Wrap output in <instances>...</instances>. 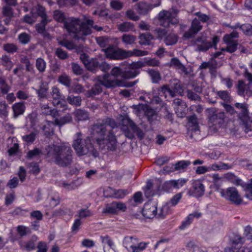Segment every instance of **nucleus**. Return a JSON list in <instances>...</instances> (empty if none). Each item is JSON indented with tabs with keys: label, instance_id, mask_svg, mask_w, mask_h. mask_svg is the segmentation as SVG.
I'll list each match as a JSON object with an SVG mask.
<instances>
[{
	"label": "nucleus",
	"instance_id": "e2e57ef3",
	"mask_svg": "<svg viewBox=\"0 0 252 252\" xmlns=\"http://www.w3.org/2000/svg\"><path fill=\"white\" fill-rule=\"evenodd\" d=\"M55 54L59 58L62 60L65 59L68 57L67 53L61 48H57Z\"/></svg>",
	"mask_w": 252,
	"mask_h": 252
},
{
	"label": "nucleus",
	"instance_id": "f704fd0d",
	"mask_svg": "<svg viewBox=\"0 0 252 252\" xmlns=\"http://www.w3.org/2000/svg\"><path fill=\"white\" fill-rule=\"evenodd\" d=\"M39 99L47 98L48 87L46 85H42L38 90H36Z\"/></svg>",
	"mask_w": 252,
	"mask_h": 252
},
{
	"label": "nucleus",
	"instance_id": "a878e982",
	"mask_svg": "<svg viewBox=\"0 0 252 252\" xmlns=\"http://www.w3.org/2000/svg\"><path fill=\"white\" fill-rule=\"evenodd\" d=\"M42 113L46 115H51L56 118L58 115V112L56 109H52L48 104H43L41 106Z\"/></svg>",
	"mask_w": 252,
	"mask_h": 252
},
{
	"label": "nucleus",
	"instance_id": "a18cd8bd",
	"mask_svg": "<svg viewBox=\"0 0 252 252\" xmlns=\"http://www.w3.org/2000/svg\"><path fill=\"white\" fill-rule=\"evenodd\" d=\"M149 243L141 242L137 245H134L133 246H130V249L132 252H140L146 249Z\"/></svg>",
	"mask_w": 252,
	"mask_h": 252
},
{
	"label": "nucleus",
	"instance_id": "20e7f679",
	"mask_svg": "<svg viewBox=\"0 0 252 252\" xmlns=\"http://www.w3.org/2000/svg\"><path fill=\"white\" fill-rule=\"evenodd\" d=\"M47 157L54 159L55 162L61 166H67L72 161V151L65 145H52L46 148Z\"/></svg>",
	"mask_w": 252,
	"mask_h": 252
},
{
	"label": "nucleus",
	"instance_id": "0eeeda50",
	"mask_svg": "<svg viewBox=\"0 0 252 252\" xmlns=\"http://www.w3.org/2000/svg\"><path fill=\"white\" fill-rule=\"evenodd\" d=\"M223 178L234 185L242 187L246 192V197L250 200H252V179L250 183H245L241 179L232 172L224 174Z\"/></svg>",
	"mask_w": 252,
	"mask_h": 252
},
{
	"label": "nucleus",
	"instance_id": "b1692460",
	"mask_svg": "<svg viewBox=\"0 0 252 252\" xmlns=\"http://www.w3.org/2000/svg\"><path fill=\"white\" fill-rule=\"evenodd\" d=\"M84 65L87 69L92 71H94L96 68H98L106 72L110 69L109 64H84Z\"/></svg>",
	"mask_w": 252,
	"mask_h": 252
},
{
	"label": "nucleus",
	"instance_id": "13d9d810",
	"mask_svg": "<svg viewBox=\"0 0 252 252\" xmlns=\"http://www.w3.org/2000/svg\"><path fill=\"white\" fill-rule=\"evenodd\" d=\"M18 39L21 43L25 44L30 41V36L28 34L23 32L19 35Z\"/></svg>",
	"mask_w": 252,
	"mask_h": 252
},
{
	"label": "nucleus",
	"instance_id": "f8f14e48",
	"mask_svg": "<svg viewBox=\"0 0 252 252\" xmlns=\"http://www.w3.org/2000/svg\"><path fill=\"white\" fill-rule=\"evenodd\" d=\"M239 37V33L236 31H233L229 34H225L223 37L224 42L227 45L225 48H222V51H226L232 53L234 52L237 48L238 42L235 40Z\"/></svg>",
	"mask_w": 252,
	"mask_h": 252
},
{
	"label": "nucleus",
	"instance_id": "603ef678",
	"mask_svg": "<svg viewBox=\"0 0 252 252\" xmlns=\"http://www.w3.org/2000/svg\"><path fill=\"white\" fill-rule=\"evenodd\" d=\"M134 241H137V239L132 237H126L124 241V245L127 249H130V246H134Z\"/></svg>",
	"mask_w": 252,
	"mask_h": 252
},
{
	"label": "nucleus",
	"instance_id": "c9c22d12",
	"mask_svg": "<svg viewBox=\"0 0 252 252\" xmlns=\"http://www.w3.org/2000/svg\"><path fill=\"white\" fill-rule=\"evenodd\" d=\"M190 164V162L188 160H181L178 161L174 165L175 170H184Z\"/></svg>",
	"mask_w": 252,
	"mask_h": 252
},
{
	"label": "nucleus",
	"instance_id": "0e129e2a",
	"mask_svg": "<svg viewBox=\"0 0 252 252\" xmlns=\"http://www.w3.org/2000/svg\"><path fill=\"white\" fill-rule=\"evenodd\" d=\"M126 17L130 20L136 21L139 19V17L132 10H128L126 12Z\"/></svg>",
	"mask_w": 252,
	"mask_h": 252
},
{
	"label": "nucleus",
	"instance_id": "a19ab883",
	"mask_svg": "<svg viewBox=\"0 0 252 252\" xmlns=\"http://www.w3.org/2000/svg\"><path fill=\"white\" fill-rule=\"evenodd\" d=\"M48 23L47 18L42 19L41 22L36 26V29L37 32L39 33H44L45 30V26Z\"/></svg>",
	"mask_w": 252,
	"mask_h": 252
},
{
	"label": "nucleus",
	"instance_id": "aec40b11",
	"mask_svg": "<svg viewBox=\"0 0 252 252\" xmlns=\"http://www.w3.org/2000/svg\"><path fill=\"white\" fill-rule=\"evenodd\" d=\"M201 216V214L197 212H194L189 214L186 218L185 220L182 222L181 225L180 226V228L181 229H185L191 223L194 218L198 219Z\"/></svg>",
	"mask_w": 252,
	"mask_h": 252
},
{
	"label": "nucleus",
	"instance_id": "4be33fe9",
	"mask_svg": "<svg viewBox=\"0 0 252 252\" xmlns=\"http://www.w3.org/2000/svg\"><path fill=\"white\" fill-rule=\"evenodd\" d=\"M14 117H17L24 114L26 106L24 102H16L12 107Z\"/></svg>",
	"mask_w": 252,
	"mask_h": 252
},
{
	"label": "nucleus",
	"instance_id": "ea45409f",
	"mask_svg": "<svg viewBox=\"0 0 252 252\" xmlns=\"http://www.w3.org/2000/svg\"><path fill=\"white\" fill-rule=\"evenodd\" d=\"M59 44L69 50H71L76 48V46L72 41H68L67 40H59Z\"/></svg>",
	"mask_w": 252,
	"mask_h": 252
},
{
	"label": "nucleus",
	"instance_id": "423d86ee",
	"mask_svg": "<svg viewBox=\"0 0 252 252\" xmlns=\"http://www.w3.org/2000/svg\"><path fill=\"white\" fill-rule=\"evenodd\" d=\"M235 106L241 110V112L238 114V119L240 123L243 126L244 130L246 133H248L252 131V113L249 114L248 107L247 104L245 103H236Z\"/></svg>",
	"mask_w": 252,
	"mask_h": 252
},
{
	"label": "nucleus",
	"instance_id": "f257e3e1",
	"mask_svg": "<svg viewBox=\"0 0 252 252\" xmlns=\"http://www.w3.org/2000/svg\"><path fill=\"white\" fill-rule=\"evenodd\" d=\"M116 126L115 121L109 118L99 120L92 127V136L85 139L81 138V132L76 133L77 137L73 144V147L78 156L88 155L94 158L99 156V153L92 145L91 141H95L96 144L102 149L114 151L117 146V140L112 131Z\"/></svg>",
	"mask_w": 252,
	"mask_h": 252
},
{
	"label": "nucleus",
	"instance_id": "1a4fd4ad",
	"mask_svg": "<svg viewBox=\"0 0 252 252\" xmlns=\"http://www.w3.org/2000/svg\"><path fill=\"white\" fill-rule=\"evenodd\" d=\"M219 192L221 197L235 204L239 205L242 202L241 197L235 187H229L225 189H221L219 190Z\"/></svg>",
	"mask_w": 252,
	"mask_h": 252
},
{
	"label": "nucleus",
	"instance_id": "bf43d9fd",
	"mask_svg": "<svg viewBox=\"0 0 252 252\" xmlns=\"http://www.w3.org/2000/svg\"><path fill=\"white\" fill-rule=\"evenodd\" d=\"M162 189L166 192H170L173 189H174L172 180H169L164 182L162 185Z\"/></svg>",
	"mask_w": 252,
	"mask_h": 252
},
{
	"label": "nucleus",
	"instance_id": "49530a36",
	"mask_svg": "<svg viewBox=\"0 0 252 252\" xmlns=\"http://www.w3.org/2000/svg\"><path fill=\"white\" fill-rule=\"evenodd\" d=\"M169 206L166 204L163 205L158 213L157 212V217L158 218L163 219L164 218L168 213L170 212Z\"/></svg>",
	"mask_w": 252,
	"mask_h": 252
},
{
	"label": "nucleus",
	"instance_id": "2eb2a0df",
	"mask_svg": "<svg viewBox=\"0 0 252 252\" xmlns=\"http://www.w3.org/2000/svg\"><path fill=\"white\" fill-rule=\"evenodd\" d=\"M142 214L147 219H153L157 216V206L156 203L148 202L144 204Z\"/></svg>",
	"mask_w": 252,
	"mask_h": 252
},
{
	"label": "nucleus",
	"instance_id": "6e6d98bb",
	"mask_svg": "<svg viewBox=\"0 0 252 252\" xmlns=\"http://www.w3.org/2000/svg\"><path fill=\"white\" fill-rule=\"evenodd\" d=\"M4 49L8 53H13L17 52L18 48L17 46L14 44H6L4 45Z\"/></svg>",
	"mask_w": 252,
	"mask_h": 252
},
{
	"label": "nucleus",
	"instance_id": "a211bd4d",
	"mask_svg": "<svg viewBox=\"0 0 252 252\" xmlns=\"http://www.w3.org/2000/svg\"><path fill=\"white\" fill-rule=\"evenodd\" d=\"M173 105L175 109V112L179 117L182 118L185 115V112L184 111H180V108H186L187 106L186 103L179 98H175L173 102Z\"/></svg>",
	"mask_w": 252,
	"mask_h": 252
},
{
	"label": "nucleus",
	"instance_id": "ddd939ff",
	"mask_svg": "<svg viewBox=\"0 0 252 252\" xmlns=\"http://www.w3.org/2000/svg\"><path fill=\"white\" fill-rule=\"evenodd\" d=\"M158 18L160 25L164 27H168L170 25H175L178 23V20L168 11H160L158 14Z\"/></svg>",
	"mask_w": 252,
	"mask_h": 252
},
{
	"label": "nucleus",
	"instance_id": "9d476101",
	"mask_svg": "<svg viewBox=\"0 0 252 252\" xmlns=\"http://www.w3.org/2000/svg\"><path fill=\"white\" fill-rule=\"evenodd\" d=\"M126 209L127 206L125 203L121 201H113L105 205L102 213L107 215H115L120 212H126Z\"/></svg>",
	"mask_w": 252,
	"mask_h": 252
},
{
	"label": "nucleus",
	"instance_id": "c756f323",
	"mask_svg": "<svg viewBox=\"0 0 252 252\" xmlns=\"http://www.w3.org/2000/svg\"><path fill=\"white\" fill-rule=\"evenodd\" d=\"M187 119L189 125L193 127L192 129L195 131L198 130L199 129V126L196 116L193 114L188 117Z\"/></svg>",
	"mask_w": 252,
	"mask_h": 252
},
{
	"label": "nucleus",
	"instance_id": "69168bd1",
	"mask_svg": "<svg viewBox=\"0 0 252 252\" xmlns=\"http://www.w3.org/2000/svg\"><path fill=\"white\" fill-rule=\"evenodd\" d=\"M52 95L54 99H59L61 97V93L59 88L54 86L52 89Z\"/></svg>",
	"mask_w": 252,
	"mask_h": 252
},
{
	"label": "nucleus",
	"instance_id": "72a5a7b5",
	"mask_svg": "<svg viewBox=\"0 0 252 252\" xmlns=\"http://www.w3.org/2000/svg\"><path fill=\"white\" fill-rule=\"evenodd\" d=\"M10 90V86L6 82L5 78L0 77V91L3 94H6Z\"/></svg>",
	"mask_w": 252,
	"mask_h": 252
},
{
	"label": "nucleus",
	"instance_id": "e433bc0d",
	"mask_svg": "<svg viewBox=\"0 0 252 252\" xmlns=\"http://www.w3.org/2000/svg\"><path fill=\"white\" fill-rule=\"evenodd\" d=\"M58 81L59 83L67 87L68 89L71 84L70 78L68 76L65 74H63L59 77Z\"/></svg>",
	"mask_w": 252,
	"mask_h": 252
},
{
	"label": "nucleus",
	"instance_id": "c85d7f7f",
	"mask_svg": "<svg viewBox=\"0 0 252 252\" xmlns=\"http://www.w3.org/2000/svg\"><path fill=\"white\" fill-rule=\"evenodd\" d=\"M37 134V131H34L31 132L29 134L22 136V138L27 144H31L35 141Z\"/></svg>",
	"mask_w": 252,
	"mask_h": 252
},
{
	"label": "nucleus",
	"instance_id": "79ce46f5",
	"mask_svg": "<svg viewBox=\"0 0 252 252\" xmlns=\"http://www.w3.org/2000/svg\"><path fill=\"white\" fill-rule=\"evenodd\" d=\"M68 91L70 93H80L83 91V87L78 83H73L70 85V86L68 89Z\"/></svg>",
	"mask_w": 252,
	"mask_h": 252
},
{
	"label": "nucleus",
	"instance_id": "3c124183",
	"mask_svg": "<svg viewBox=\"0 0 252 252\" xmlns=\"http://www.w3.org/2000/svg\"><path fill=\"white\" fill-rule=\"evenodd\" d=\"M240 29L244 33L248 36H252V26L249 24H243L240 27Z\"/></svg>",
	"mask_w": 252,
	"mask_h": 252
},
{
	"label": "nucleus",
	"instance_id": "473e14b6",
	"mask_svg": "<svg viewBox=\"0 0 252 252\" xmlns=\"http://www.w3.org/2000/svg\"><path fill=\"white\" fill-rule=\"evenodd\" d=\"M67 101L71 105L80 106L81 104L82 99L79 96L69 95L67 98Z\"/></svg>",
	"mask_w": 252,
	"mask_h": 252
},
{
	"label": "nucleus",
	"instance_id": "680f3d73",
	"mask_svg": "<svg viewBox=\"0 0 252 252\" xmlns=\"http://www.w3.org/2000/svg\"><path fill=\"white\" fill-rule=\"evenodd\" d=\"M60 198L58 195L52 197L50 199L49 206L54 208L59 205L60 203Z\"/></svg>",
	"mask_w": 252,
	"mask_h": 252
},
{
	"label": "nucleus",
	"instance_id": "f03ea898",
	"mask_svg": "<svg viewBox=\"0 0 252 252\" xmlns=\"http://www.w3.org/2000/svg\"><path fill=\"white\" fill-rule=\"evenodd\" d=\"M144 64H124L121 67L113 68L111 74L98 76V81L100 84L107 88L125 86L123 80L136 77L139 74L138 69L144 66Z\"/></svg>",
	"mask_w": 252,
	"mask_h": 252
},
{
	"label": "nucleus",
	"instance_id": "7ed1b4c3",
	"mask_svg": "<svg viewBox=\"0 0 252 252\" xmlns=\"http://www.w3.org/2000/svg\"><path fill=\"white\" fill-rule=\"evenodd\" d=\"M53 17L58 22L63 23L69 34L76 39L91 34V29L94 24V20L89 19L86 15L83 16V22H81L79 18L73 17L66 19L64 13L59 10L54 11Z\"/></svg>",
	"mask_w": 252,
	"mask_h": 252
},
{
	"label": "nucleus",
	"instance_id": "cd10ccee",
	"mask_svg": "<svg viewBox=\"0 0 252 252\" xmlns=\"http://www.w3.org/2000/svg\"><path fill=\"white\" fill-rule=\"evenodd\" d=\"M112 197L116 199H123L126 195L129 194V191L127 189H113Z\"/></svg>",
	"mask_w": 252,
	"mask_h": 252
},
{
	"label": "nucleus",
	"instance_id": "39448f33",
	"mask_svg": "<svg viewBox=\"0 0 252 252\" xmlns=\"http://www.w3.org/2000/svg\"><path fill=\"white\" fill-rule=\"evenodd\" d=\"M102 51L105 53L107 58L111 60H124L133 56H143L147 55V51L134 49L132 51H126L111 45Z\"/></svg>",
	"mask_w": 252,
	"mask_h": 252
},
{
	"label": "nucleus",
	"instance_id": "338daca9",
	"mask_svg": "<svg viewBox=\"0 0 252 252\" xmlns=\"http://www.w3.org/2000/svg\"><path fill=\"white\" fill-rule=\"evenodd\" d=\"M19 180L17 177H14L10 179L7 183V186L10 189H14L17 187L18 185Z\"/></svg>",
	"mask_w": 252,
	"mask_h": 252
},
{
	"label": "nucleus",
	"instance_id": "09e8293b",
	"mask_svg": "<svg viewBox=\"0 0 252 252\" xmlns=\"http://www.w3.org/2000/svg\"><path fill=\"white\" fill-rule=\"evenodd\" d=\"M2 14L4 17H13L14 12L11 6L5 5L2 7Z\"/></svg>",
	"mask_w": 252,
	"mask_h": 252
},
{
	"label": "nucleus",
	"instance_id": "de8ad7c7",
	"mask_svg": "<svg viewBox=\"0 0 252 252\" xmlns=\"http://www.w3.org/2000/svg\"><path fill=\"white\" fill-rule=\"evenodd\" d=\"M148 73L151 76L153 83H158L160 80V76L158 71L153 69H149Z\"/></svg>",
	"mask_w": 252,
	"mask_h": 252
},
{
	"label": "nucleus",
	"instance_id": "5fc2aeb1",
	"mask_svg": "<svg viewBox=\"0 0 252 252\" xmlns=\"http://www.w3.org/2000/svg\"><path fill=\"white\" fill-rule=\"evenodd\" d=\"M172 182L174 189H179L185 185L187 180L182 178L178 180H172Z\"/></svg>",
	"mask_w": 252,
	"mask_h": 252
},
{
	"label": "nucleus",
	"instance_id": "4468645a",
	"mask_svg": "<svg viewBox=\"0 0 252 252\" xmlns=\"http://www.w3.org/2000/svg\"><path fill=\"white\" fill-rule=\"evenodd\" d=\"M238 94L245 97L252 95V83L246 84L243 80H239L237 86Z\"/></svg>",
	"mask_w": 252,
	"mask_h": 252
},
{
	"label": "nucleus",
	"instance_id": "052dcab7",
	"mask_svg": "<svg viewBox=\"0 0 252 252\" xmlns=\"http://www.w3.org/2000/svg\"><path fill=\"white\" fill-rule=\"evenodd\" d=\"M68 212V210L66 208L63 207L54 211L53 215L54 217L63 216L65 215Z\"/></svg>",
	"mask_w": 252,
	"mask_h": 252
},
{
	"label": "nucleus",
	"instance_id": "f3484780",
	"mask_svg": "<svg viewBox=\"0 0 252 252\" xmlns=\"http://www.w3.org/2000/svg\"><path fill=\"white\" fill-rule=\"evenodd\" d=\"M192 192L196 197H200L204 193V186L199 180H194L192 182Z\"/></svg>",
	"mask_w": 252,
	"mask_h": 252
},
{
	"label": "nucleus",
	"instance_id": "58836bf2",
	"mask_svg": "<svg viewBox=\"0 0 252 252\" xmlns=\"http://www.w3.org/2000/svg\"><path fill=\"white\" fill-rule=\"evenodd\" d=\"M136 37L135 36L130 34H125L122 36V40L126 44L131 45L135 43Z\"/></svg>",
	"mask_w": 252,
	"mask_h": 252
},
{
	"label": "nucleus",
	"instance_id": "412c9836",
	"mask_svg": "<svg viewBox=\"0 0 252 252\" xmlns=\"http://www.w3.org/2000/svg\"><path fill=\"white\" fill-rule=\"evenodd\" d=\"M74 119L76 121H84L89 119V115L87 111L81 109H77L73 113Z\"/></svg>",
	"mask_w": 252,
	"mask_h": 252
},
{
	"label": "nucleus",
	"instance_id": "4c0bfd02",
	"mask_svg": "<svg viewBox=\"0 0 252 252\" xmlns=\"http://www.w3.org/2000/svg\"><path fill=\"white\" fill-rule=\"evenodd\" d=\"M100 239L104 248L106 245L111 249H113V247H114V243L113 241L108 235L101 236Z\"/></svg>",
	"mask_w": 252,
	"mask_h": 252
},
{
	"label": "nucleus",
	"instance_id": "864d4df0",
	"mask_svg": "<svg viewBox=\"0 0 252 252\" xmlns=\"http://www.w3.org/2000/svg\"><path fill=\"white\" fill-rule=\"evenodd\" d=\"M78 217L79 219H84L92 216L93 214L90 210L87 209H82L78 212Z\"/></svg>",
	"mask_w": 252,
	"mask_h": 252
},
{
	"label": "nucleus",
	"instance_id": "bb28decb",
	"mask_svg": "<svg viewBox=\"0 0 252 252\" xmlns=\"http://www.w3.org/2000/svg\"><path fill=\"white\" fill-rule=\"evenodd\" d=\"M118 30L122 32H128L132 31L134 29V26L133 23L128 22H125L118 25Z\"/></svg>",
	"mask_w": 252,
	"mask_h": 252
},
{
	"label": "nucleus",
	"instance_id": "6ab92c4d",
	"mask_svg": "<svg viewBox=\"0 0 252 252\" xmlns=\"http://www.w3.org/2000/svg\"><path fill=\"white\" fill-rule=\"evenodd\" d=\"M195 44L197 46V50L199 51H206L212 47L210 41L201 38H198L196 40Z\"/></svg>",
	"mask_w": 252,
	"mask_h": 252
},
{
	"label": "nucleus",
	"instance_id": "6e6552de",
	"mask_svg": "<svg viewBox=\"0 0 252 252\" xmlns=\"http://www.w3.org/2000/svg\"><path fill=\"white\" fill-rule=\"evenodd\" d=\"M207 111L209 125L215 126V128L220 127L224 123L225 113L215 107L208 108Z\"/></svg>",
	"mask_w": 252,
	"mask_h": 252
},
{
	"label": "nucleus",
	"instance_id": "c03bdc74",
	"mask_svg": "<svg viewBox=\"0 0 252 252\" xmlns=\"http://www.w3.org/2000/svg\"><path fill=\"white\" fill-rule=\"evenodd\" d=\"M224 251L225 252H252V250H251L249 248L245 247L240 248L234 247L226 248Z\"/></svg>",
	"mask_w": 252,
	"mask_h": 252
},
{
	"label": "nucleus",
	"instance_id": "5701e85b",
	"mask_svg": "<svg viewBox=\"0 0 252 252\" xmlns=\"http://www.w3.org/2000/svg\"><path fill=\"white\" fill-rule=\"evenodd\" d=\"M139 44L141 45H149L151 44L154 39V36L150 33H141L139 36Z\"/></svg>",
	"mask_w": 252,
	"mask_h": 252
},
{
	"label": "nucleus",
	"instance_id": "774afa93",
	"mask_svg": "<svg viewBox=\"0 0 252 252\" xmlns=\"http://www.w3.org/2000/svg\"><path fill=\"white\" fill-rule=\"evenodd\" d=\"M37 252H47V244L42 241H40L37 246Z\"/></svg>",
	"mask_w": 252,
	"mask_h": 252
},
{
	"label": "nucleus",
	"instance_id": "4d7b16f0",
	"mask_svg": "<svg viewBox=\"0 0 252 252\" xmlns=\"http://www.w3.org/2000/svg\"><path fill=\"white\" fill-rule=\"evenodd\" d=\"M60 186L62 187H63L68 191L77 188V186L75 185L74 182H71L68 184L63 181L60 183Z\"/></svg>",
	"mask_w": 252,
	"mask_h": 252
},
{
	"label": "nucleus",
	"instance_id": "7c9ffc66",
	"mask_svg": "<svg viewBox=\"0 0 252 252\" xmlns=\"http://www.w3.org/2000/svg\"><path fill=\"white\" fill-rule=\"evenodd\" d=\"M72 121V117L70 114H67L60 119L56 118L55 124L57 126H63Z\"/></svg>",
	"mask_w": 252,
	"mask_h": 252
},
{
	"label": "nucleus",
	"instance_id": "8fccbe9b",
	"mask_svg": "<svg viewBox=\"0 0 252 252\" xmlns=\"http://www.w3.org/2000/svg\"><path fill=\"white\" fill-rule=\"evenodd\" d=\"M42 153L41 150L39 148H34L32 150H30L27 155V158L32 159L36 158L41 155Z\"/></svg>",
	"mask_w": 252,
	"mask_h": 252
},
{
	"label": "nucleus",
	"instance_id": "2f4dec72",
	"mask_svg": "<svg viewBox=\"0 0 252 252\" xmlns=\"http://www.w3.org/2000/svg\"><path fill=\"white\" fill-rule=\"evenodd\" d=\"M178 38L175 33L168 34L164 39V42L167 45H172L177 43Z\"/></svg>",
	"mask_w": 252,
	"mask_h": 252
},
{
	"label": "nucleus",
	"instance_id": "393cba45",
	"mask_svg": "<svg viewBox=\"0 0 252 252\" xmlns=\"http://www.w3.org/2000/svg\"><path fill=\"white\" fill-rule=\"evenodd\" d=\"M182 90L180 87V85L176 83V85L175 87L174 90H172L167 86H163L161 88V92L164 94H168L172 97H174L175 95V93L180 92Z\"/></svg>",
	"mask_w": 252,
	"mask_h": 252
},
{
	"label": "nucleus",
	"instance_id": "dca6fc26",
	"mask_svg": "<svg viewBox=\"0 0 252 252\" xmlns=\"http://www.w3.org/2000/svg\"><path fill=\"white\" fill-rule=\"evenodd\" d=\"M202 28L198 19L194 18L191 23L189 29L183 35V37L186 39H189L193 37L197 34Z\"/></svg>",
	"mask_w": 252,
	"mask_h": 252
},
{
	"label": "nucleus",
	"instance_id": "9b49d317",
	"mask_svg": "<svg viewBox=\"0 0 252 252\" xmlns=\"http://www.w3.org/2000/svg\"><path fill=\"white\" fill-rule=\"evenodd\" d=\"M123 122L126 124L133 131V132H130L127 127L124 126L122 129L126 137L132 139L134 137L133 133H136L140 139H142L144 137V134L142 130L131 119L126 118L123 120Z\"/></svg>",
	"mask_w": 252,
	"mask_h": 252
},
{
	"label": "nucleus",
	"instance_id": "37998d69",
	"mask_svg": "<svg viewBox=\"0 0 252 252\" xmlns=\"http://www.w3.org/2000/svg\"><path fill=\"white\" fill-rule=\"evenodd\" d=\"M182 197V193H178L175 195L166 204L170 207L175 206Z\"/></svg>",
	"mask_w": 252,
	"mask_h": 252
}]
</instances>
